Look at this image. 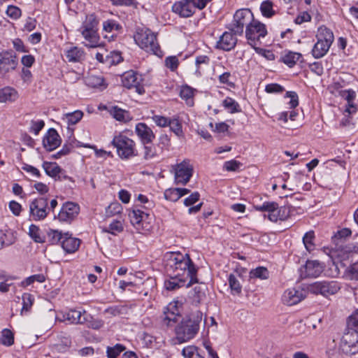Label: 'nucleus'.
Instances as JSON below:
<instances>
[{"label":"nucleus","mask_w":358,"mask_h":358,"mask_svg":"<svg viewBox=\"0 0 358 358\" xmlns=\"http://www.w3.org/2000/svg\"><path fill=\"white\" fill-rule=\"evenodd\" d=\"M164 262L168 275L180 276L189 280L187 287L198 282L197 268L188 254L167 252L164 256Z\"/></svg>","instance_id":"nucleus-1"},{"label":"nucleus","mask_w":358,"mask_h":358,"mask_svg":"<svg viewBox=\"0 0 358 358\" xmlns=\"http://www.w3.org/2000/svg\"><path fill=\"white\" fill-rule=\"evenodd\" d=\"M202 318L203 313L200 310L192 312L182 317L175 327V337L172 340L173 343L175 345L182 344L195 338L199 331Z\"/></svg>","instance_id":"nucleus-2"},{"label":"nucleus","mask_w":358,"mask_h":358,"mask_svg":"<svg viewBox=\"0 0 358 358\" xmlns=\"http://www.w3.org/2000/svg\"><path fill=\"white\" fill-rule=\"evenodd\" d=\"M339 349L349 356L358 353V310L349 317L348 329L341 338Z\"/></svg>","instance_id":"nucleus-3"},{"label":"nucleus","mask_w":358,"mask_h":358,"mask_svg":"<svg viewBox=\"0 0 358 358\" xmlns=\"http://www.w3.org/2000/svg\"><path fill=\"white\" fill-rule=\"evenodd\" d=\"M136 43L147 52L159 57L163 55L157 42V36L148 29H138L134 35Z\"/></svg>","instance_id":"nucleus-4"},{"label":"nucleus","mask_w":358,"mask_h":358,"mask_svg":"<svg viewBox=\"0 0 358 358\" xmlns=\"http://www.w3.org/2000/svg\"><path fill=\"white\" fill-rule=\"evenodd\" d=\"M317 42L314 45L311 53L314 58L323 57L328 52L334 41L333 31L326 26H320L316 33Z\"/></svg>","instance_id":"nucleus-5"},{"label":"nucleus","mask_w":358,"mask_h":358,"mask_svg":"<svg viewBox=\"0 0 358 358\" xmlns=\"http://www.w3.org/2000/svg\"><path fill=\"white\" fill-rule=\"evenodd\" d=\"M267 30L265 24L257 20H255L245 29V37L249 45L259 55H264L266 52V50L258 47L262 44V40L265 38Z\"/></svg>","instance_id":"nucleus-6"},{"label":"nucleus","mask_w":358,"mask_h":358,"mask_svg":"<svg viewBox=\"0 0 358 358\" xmlns=\"http://www.w3.org/2000/svg\"><path fill=\"white\" fill-rule=\"evenodd\" d=\"M255 210L259 212H268V218L273 222L278 220H285L290 215L292 206H284L278 207V204L274 201H265L261 205L254 206Z\"/></svg>","instance_id":"nucleus-7"},{"label":"nucleus","mask_w":358,"mask_h":358,"mask_svg":"<svg viewBox=\"0 0 358 358\" xmlns=\"http://www.w3.org/2000/svg\"><path fill=\"white\" fill-rule=\"evenodd\" d=\"M111 143L122 159H128L137 155L135 142L125 135L119 134L115 136Z\"/></svg>","instance_id":"nucleus-8"},{"label":"nucleus","mask_w":358,"mask_h":358,"mask_svg":"<svg viewBox=\"0 0 358 358\" xmlns=\"http://www.w3.org/2000/svg\"><path fill=\"white\" fill-rule=\"evenodd\" d=\"M255 20L253 14L250 9H239L234 15L233 20L228 29L234 35L241 36L243 34L244 27L250 26Z\"/></svg>","instance_id":"nucleus-9"},{"label":"nucleus","mask_w":358,"mask_h":358,"mask_svg":"<svg viewBox=\"0 0 358 358\" xmlns=\"http://www.w3.org/2000/svg\"><path fill=\"white\" fill-rule=\"evenodd\" d=\"M48 199L45 196L37 197L29 204V220L41 221L45 220L50 213Z\"/></svg>","instance_id":"nucleus-10"},{"label":"nucleus","mask_w":358,"mask_h":358,"mask_svg":"<svg viewBox=\"0 0 358 358\" xmlns=\"http://www.w3.org/2000/svg\"><path fill=\"white\" fill-rule=\"evenodd\" d=\"M340 289V284L334 280L317 281L308 286L310 293L324 296L335 294Z\"/></svg>","instance_id":"nucleus-11"},{"label":"nucleus","mask_w":358,"mask_h":358,"mask_svg":"<svg viewBox=\"0 0 358 358\" xmlns=\"http://www.w3.org/2000/svg\"><path fill=\"white\" fill-rule=\"evenodd\" d=\"M194 172L193 165L189 159H184L177 164L174 168V179L176 185H186L192 178Z\"/></svg>","instance_id":"nucleus-12"},{"label":"nucleus","mask_w":358,"mask_h":358,"mask_svg":"<svg viewBox=\"0 0 358 358\" xmlns=\"http://www.w3.org/2000/svg\"><path fill=\"white\" fill-rule=\"evenodd\" d=\"M142 76L134 71H127L122 76V83L124 87L130 89L134 87L136 92L139 94L145 92L143 86L141 85Z\"/></svg>","instance_id":"nucleus-13"},{"label":"nucleus","mask_w":358,"mask_h":358,"mask_svg":"<svg viewBox=\"0 0 358 358\" xmlns=\"http://www.w3.org/2000/svg\"><path fill=\"white\" fill-rule=\"evenodd\" d=\"M80 207L78 204L66 202L62 206L57 218L60 222H71L78 215Z\"/></svg>","instance_id":"nucleus-14"},{"label":"nucleus","mask_w":358,"mask_h":358,"mask_svg":"<svg viewBox=\"0 0 358 358\" xmlns=\"http://www.w3.org/2000/svg\"><path fill=\"white\" fill-rule=\"evenodd\" d=\"M324 266L317 260H308L306 264L301 268L302 278H317L323 271Z\"/></svg>","instance_id":"nucleus-15"},{"label":"nucleus","mask_w":358,"mask_h":358,"mask_svg":"<svg viewBox=\"0 0 358 358\" xmlns=\"http://www.w3.org/2000/svg\"><path fill=\"white\" fill-rule=\"evenodd\" d=\"M17 65L16 56L11 52H0V73L5 74L15 69Z\"/></svg>","instance_id":"nucleus-16"},{"label":"nucleus","mask_w":358,"mask_h":358,"mask_svg":"<svg viewBox=\"0 0 358 358\" xmlns=\"http://www.w3.org/2000/svg\"><path fill=\"white\" fill-rule=\"evenodd\" d=\"M149 217L150 215L148 213L143 211L137 206L134 207L129 212L130 222L137 230L146 228V226H144V223L149 220Z\"/></svg>","instance_id":"nucleus-17"},{"label":"nucleus","mask_w":358,"mask_h":358,"mask_svg":"<svg viewBox=\"0 0 358 358\" xmlns=\"http://www.w3.org/2000/svg\"><path fill=\"white\" fill-rule=\"evenodd\" d=\"M172 11L182 17H189L195 13L194 6L191 0H181L176 2L172 6Z\"/></svg>","instance_id":"nucleus-18"},{"label":"nucleus","mask_w":358,"mask_h":358,"mask_svg":"<svg viewBox=\"0 0 358 358\" xmlns=\"http://www.w3.org/2000/svg\"><path fill=\"white\" fill-rule=\"evenodd\" d=\"M304 298L305 294L303 290L291 288L284 292L282 296V301L285 305L293 306L301 301Z\"/></svg>","instance_id":"nucleus-19"},{"label":"nucleus","mask_w":358,"mask_h":358,"mask_svg":"<svg viewBox=\"0 0 358 358\" xmlns=\"http://www.w3.org/2000/svg\"><path fill=\"white\" fill-rule=\"evenodd\" d=\"M233 34L231 31L224 32L217 41L215 48L224 51L232 50L237 43V38Z\"/></svg>","instance_id":"nucleus-20"},{"label":"nucleus","mask_w":358,"mask_h":358,"mask_svg":"<svg viewBox=\"0 0 358 358\" xmlns=\"http://www.w3.org/2000/svg\"><path fill=\"white\" fill-rule=\"evenodd\" d=\"M135 132L143 145L151 143L155 138L151 128L143 122L136 125Z\"/></svg>","instance_id":"nucleus-21"},{"label":"nucleus","mask_w":358,"mask_h":358,"mask_svg":"<svg viewBox=\"0 0 358 358\" xmlns=\"http://www.w3.org/2000/svg\"><path fill=\"white\" fill-rule=\"evenodd\" d=\"M72 344L71 337L67 333L61 332L57 336L55 343L52 345V350L57 352H67Z\"/></svg>","instance_id":"nucleus-22"},{"label":"nucleus","mask_w":358,"mask_h":358,"mask_svg":"<svg viewBox=\"0 0 358 358\" xmlns=\"http://www.w3.org/2000/svg\"><path fill=\"white\" fill-rule=\"evenodd\" d=\"M60 143L61 138L57 131L55 129H48L43 139L44 148L48 151H52L56 149Z\"/></svg>","instance_id":"nucleus-23"},{"label":"nucleus","mask_w":358,"mask_h":358,"mask_svg":"<svg viewBox=\"0 0 358 358\" xmlns=\"http://www.w3.org/2000/svg\"><path fill=\"white\" fill-rule=\"evenodd\" d=\"M91 315L85 310L71 309L66 313V320L72 324H84L89 321Z\"/></svg>","instance_id":"nucleus-24"},{"label":"nucleus","mask_w":358,"mask_h":358,"mask_svg":"<svg viewBox=\"0 0 358 358\" xmlns=\"http://www.w3.org/2000/svg\"><path fill=\"white\" fill-rule=\"evenodd\" d=\"M64 55L68 62L71 63H81L86 57V53L82 48L73 45L64 50Z\"/></svg>","instance_id":"nucleus-25"},{"label":"nucleus","mask_w":358,"mask_h":358,"mask_svg":"<svg viewBox=\"0 0 358 358\" xmlns=\"http://www.w3.org/2000/svg\"><path fill=\"white\" fill-rule=\"evenodd\" d=\"M80 245V240L72 237L68 233L64 234V238L62 241V247L67 253H73L77 251Z\"/></svg>","instance_id":"nucleus-26"},{"label":"nucleus","mask_w":358,"mask_h":358,"mask_svg":"<svg viewBox=\"0 0 358 358\" xmlns=\"http://www.w3.org/2000/svg\"><path fill=\"white\" fill-rule=\"evenodd\" d=\"M86 42L84 45L86 47L94 48L100 46V37L97 31L79 30Z\"/></svg>","instance_id":"nucleus-27"},{"label":"nucleus","mask_w":358,"mask_h":358,"mask_svg":"<svg viewBox=\"0 0 358 358\" xmlns=\"http://www.w3.org/2000/svg\"><path fill=\"white\" fill-rule=\"evenodd\" d=\"M169 275V278L164 281V287L167 290L173 291L184 286L187 287V283L189 280L180 276Z\"/></svg>","instance_id":"nucleus-28"},{"label":"nucleus","mask_w":358,"mask_h":358,"mask_svg":"<svg viewBox=\"0 0 358 358\" xmlns=\"http://www.w3.org/2000/svg\"><path fill=\"white\" fill-rule=\"evenodd\" d=\"M189 192L190 190L187 188H169L165 190L164 196L166 200L176 202Z\"/></svg>","instance_id":"nucleus-29"},{"label":"nucleus","mask_w":358,"mask_h":358,"mask_svg":"<svg viewBox=\"0 0 358 358\" xmlns=\"http://www.w3.org/2000/svg\"><path fill=\"white\" fill-rule=\"evenodd\" d=\"M85 81L87 86L92 88L105 89L107 87V84L101 76L91 74L85 78Z\"/></svg>","instance_id":"nucleus-30"},{"label":"nucleus","mask_w":358,"mask_h":358,"mask_svg":"<svg viewBox=\"0 0 358 358\" xmlns=\"http://www.w3.org/2000/svg\"><path fill=\"white\" fill-rule=\"evenodd\" d=\"M18 98L17 92L13 87H6L0 89V102H13Z\"/></svg>","instance_id":"nucleus-31"},{"label":"nucleus","mask_w":358,"mask_h":358,"mask_svg":"<svg viewBox=\"0 0 358 358\" xmlns=\"http://www.w3.org/2000/svg\"><path fill=\"white\" fill-rule=\"evenodd\" d=\"M42 166L50 177L56 178L57 175L62 173V169L55 162H44Z\"/></svg>","instance_id":"nucleus-32"},{"label":"nucleus","mask_w":358,"mask_h":358,"mask_svg":"<svg viewBox=\"0 0 358 358\" xmlns=\"http://www.w3.org/2000/svg\"><path fill=\"white\" fill-rule=\"evenodd\" d=\"M351 235L352 231L349 228H343L334 234L332 241L336 246L341 248L343 242Z\"/></svg>","instance_id":"nucleus-33"},{"label":"nucleus","mask_w":358,"mask_h":358,"mask_svg":"<svg viewBox=\"0 0 358 358\" xmlns=\"http://www.w3.org/2000/svg\"><path fill=\"white\" fill-rule=\"evenodd\" d=\"M15 237L10 230L0 231V249L9 246L15 242Z\"/></svg>","instance_id":"nucleus-34"},{"label":"nucleus","mask_w":358,"mask_h":358,"mask_svg":"<svg viewBox=\"0 0 358 358\" xmlns=\"http://www.w3.org/2000/svg\"><path fill=\"white\" fill-rule=\"evenodd\" d=\"M98 24L99 22L95 15L90 14L86 16L85 20L83 22L79 30L97 31Z\"/></svg>","instance_id":"nucleus-35"},{"label":"nucleus","mask_w":358,"mask_h":358,"mask_svg":"<svg viewBox=\"0 0 358 358\" xmlns=\"http://www.w3.org/2000/svg\"><path fill=\"white\" fill-rule=\"evenodd\" d=\"M83 117V113L77 110L72 113H66L63 120L67 123L68 125H74L77 124Z\"/></svg>","instance_id":"nucleus-36"},{"label":"nucleus","mask_w":358,"mask_h":358,"mask_svg":"<svg viewBox=\"0 0 358 358\" xmlns=\"http://www.w3.org/2000/svg\"><path fill=\"white\" fill-rule=\"evenodd\" d=\"M111 115L118 121L127 122L131 120L128 111L122 110L117 106L113 107L110 110Z\"/></svg>","instance_id":"nucleus-37"},{"label":"nucleus","mask_w":358,"mask_h":358,"mask_svg":"<svg viewBox=\"0 0 358 358\" xmlns=\"http://www.w3.org/2000/svg\"><path fill=\"white\" fill-rule=\"evenodd\" d=\"M222 106L230 113H236L241 111L238 103L229 96L222 101Z\"/></svg>","instance_id":"nucleus-38"},{"label":"nucleus","mask_w":358,"mask_h":358,"mask_svg":"<svg viewBox=\"0 0 358 358\" xmlns=\"http://www.w3.org/2000/svg\"><path fill=\"white\" fill-rule=\"evenodd\" d=\"M123 230L124 227L122 221L117 220H113L108 227L103 229V231L113 235H117V234L122 232Z\"/></svg>","instance_id":"nucleus-39"},{"label":"nucleus","mask_w":358,"mask_h":358,"mask_svg":"<svg viewBox=\"0 0 358 358\" xmlns=\"http://www.w3.org/2000/svg\"><path fill=\"white\" fill-rule=\"evenodd\" d=\"M301 57L299 52H288L282 57V61L289 67L294 66Z\"/></svg>","instance_id":"nucleus-40"},{"label":"nucleus","mask_w":358,"mask_h":358,"mask_svg":"<svg viewBox=\"0 0 358 358\" xmlns=\"http://www.w3.org/2000/svg\"><path fill=\"white\" fill-rule=\"evenodd\" d=\"M29 235L36 243L45 242V237L42 235L39 227L35 224H32L29 226Z\"/></svg>","instance_id":"nucleus-41"},{"label":"nucleus","mask_w":358,"mask_h":358,"mask_svg":"<svg viewBox=\"0 0 358 358\" xmlns=\"http://www.w3.org/2000/svg\"><path fill=\"white\" fill-rule=\"evenodd\" d=\"M180 96L182 99H185L189 106L193 105L194 90L193 88L185 85L182 87L180 92Z\"/></svg>","instance_id":"nucleus-42"},{"label":"nucleus","mask_w":358,"mask_h":358,"mask_svg":"<svg viewBox=\"0 0 358 358\" xmlns=\"http://www.w3.org/2000/svg\"><path fill=\"white\" fill-rule=\"evenodd\" d=\"M228 281L233 294H239L241 293L242 286L235 275L230 274L228 278Z\"/></svg>","instance_id":"nucleus-43"},{"label":"nucleus","mask_w":358,"mask_h":358,"mask_svg":"<svg viewBox=\"0 0 358 358\" xmlns=\"http://www.w3.org/2000/svg\"><path fill=\"white\" fill-rule=\"evenodd\" d=\"M269 272L265 267L259 266L255 269H252L250 272V277L251 278H259L266 280L268 278Z\"/></svg>","instance_id":"nucleus-44"},{"label":"nucleus","mask_w":358,"mask_h":358,"mask_svg":"<svg viewBox=\"0 0 358 358\" xmlns=\"http://www.w3.org/2000/svg\"><path fill=\"white\" fill-rule=\"evenodd\" d=\"M0 343L6 346L12 345L14 343V335L13 332L8 329H3L0 338Z\"/></svg>","instance_id":"nucleus-45"},{"label":"nucleus","mask_w":358,"mask_h":358,"mask_svg":"<svg viewBox=\"0 0 358 358\" xmlns=\"http://www.w3.org/2000/svg\"><path fill=\"white\" fill-rule=\"evenodd\" d=\"M314 238L315 234L313 231L306 232L303 237V243L308 252H311L315 249Z\"/></svg>","instance_id":"nucleus-46"},{"label":"nucleus","mask_w":358,"mask_h":358,"mask_svg":"<svg viewBox=\"0 0 358 358\" xmlns=\"http://www.w3.org/2000/svg\"><path fill=\"white\" fill-rule=\"evenodd\" d=\"M168 126L170 127L171 131H173L177 136L181 137L183 136L182 124L180 122L178 118H171L170 120V124Z\"/></svg>","instance_id":"nucleus-47"},{"label":"nucleus","mask_w":358,"mask_h":358,"mask_svg":"<svg viewBox=\"0 0 358 358\" xmlns=\"http://www.w3.org/2000/svg\"><path fill=\"white\" fill-rule=\"evenodd\" d=\"M125 350V347L120 343L113 347H108L106 354L108 358H117V357Z\"/></svg>","instance_id":"nucleus-48"},{"label":"nucleus","mask_w":358,"mask_h":358,"mask_svg":"<svg viewBox=\"0 0 358 358\" xmlns=\"http://www.w3.org/2000/svg\"><path fill=\"white\" fill-rule=\"evenodd\" d=\"M22 308L21 310V314L24 312H27L31 308L34 303V296L29 293H24L22 295Z\"/></svg>","instance_id":"nucleus-49"},{"label":"nucleus","mask_w":358,"mask_h":358,"mask_svg":"<svg viewBox=\"0 0 358 358\" xmlns=\"http://www.w3.org/2000/svg\"><path fill=\"white\" fill-rule=\"evenodd\" d=\"M122 26L114 20H108L103 23V29L106 32L110 33L113 31H119Z\"/></svg>","instance_id":"nucleus-50"},{"label":"nucleus","mask_w":358,"mask_h":358,"mask_svg":"<svg viewBox=\"0 0 358 358\" xmlns=\"http://www.w3.org/2000/svg\"><path fill=\"white\" fill-rule=\"evenodd\" d=\"M48 236L52 244H56L59 242L62 243V241L64 238V234H63L58 230L50 229L48 232Z\"/></svg>","instance_id":"nucleus-51"},{"label":"nucleus","mask_w":358,"mask_h":358,"mask_svg":"<svg viewBox=\"0 0 358 358\" xmlns=\"http://www.w3.org/2000/svg\"><path fill=\"white\" fill-rule=\"evenodd\" d=\"M143 150V158L145 160L151 159L157 156L156 148L152 143L144 145Z\"/></svg>","instance_id":"nucleus-52"},{"label":"nucleus","mask_w":358,"mask_h":358,"mask_svg":"<svg viewBox=\"0 0 358 358\" xmlns=\"http://www.w3.org/2000/svg\"><path fill=\"white\" fill-rule=\"evenodd\" d=\"M45 280V276L43 274H36L31 275L27 278H25L22 282L21 286L22 287H27L32 283H34L35 281L38 282H43Z\"/></svg>","instance_id":"nucleus-53"},{"label":"nucleus","mask_w":358,"mask_h":358,"mask_svg":"<svg viewBox=\"0 0 358 358\" xmlns=\"http://www.w3.org/2000/svg\"><path fill=\"white\" fill-rule=\"evenodd\" d=\"M164 322L167 326L172 325V323H175L177 322L178 317L180 315H178V313L169 312L166 310H164Z\"/></svg>","instance_id":"nucleus-54"},{"label":"nucleus","mask_w":358,"mask_h":358,"mask_svg":"<svg viewBox=\"0 0 358 358\" xmlns=\"http://www.w3.org/2000/svg\"><path fill=\"white\" fill-rule=\"evenodd\" d=\"M261 11L264 16L270 17L274 12L273 10V3L271 1H265L261 4Z\"/></svg>","instance_id":"nucleus-55"},{"label":"nucleus","mask_w":358,"mask_h":358,"mask_svg":"<svg viewBox=\"0 0 358 358\" xmlns=\"http://www.w3.org/2000/svg\"><path fill=\"white\" fill-rule=\"evenodd\" d=\"M171 119L159 115H155L152 117V121L159 127H167L170 124Z\"/></svg>","instance_id":"nucleus-56"},{"label":"nucleus","mask_w":358,"mask_h":358,"mask_svg":"<svg viewBox=\"0 0 358 358\" xmlns=\"http://www.w3.org/2000/svg\"><path fill=\"white\" fill-rule=\"evenodd\" d=\"M242 164L236 160L232 159L224 163L223 168L227 171H236L241 166Z\"/></svg>","instance_id":"nucleus-57"},{"label":"nucleus","mask_w":358,"mask_h":358,"mask_svg":"<svg viewBox=\"0 0 358 358\" xmlns=\"http://www.w3.org/2000/svg\"><path fill=\"white\" fill-rule=\"evenodd\" d=\"M8 16L13 20H17L21 16V10L15 6H8L6 9Z\"/></svg>","instance_id":"nucleus-58"},{"label":"nucleus","mask_w":358,"mask_h":358,"mask_svg":"<svg viewBox=\"0 0 358 358\" xmlns=\"http://www.w3.org/2000/svg\"><path fill=\"white\" fill-rule=\"evenodd\" d=\"M200 199V194L198 192L192 193L188 197L184 199V205L185 206H191L197 202Z\"/></svg>","instance_id":"nucleus-59"},{"label":"nucleus","mask_w":358,"mask_h":358,"mask_svg":"<svg viewBox=\"0 0 358 358\" xmlns=\"http://www.w3.org/2000/svg\"><path fill=\"white\" fill-rule=\"evenodd\" d=\"M303 177L304 176L302 173H296L292 179L293 183L291 185V187H289V189L291 191L295 190L297 187H299L300 185L303 183Z\"/></svg>","instance_id":"nucleus-60"},{"label":"nucleus","mask_w":358,"mask_h":358,"mask_svg":"<svg viewBox=\"0 0 358 358\" xmlns=\"http://www.w3.org/2000/svg\"><path fill=\"white\" fill-rule=\"evenodd\" d=\"M78 354L82 358H91L94 354L92 347H85L78 350Z\"/></svg>","instance_id":"nucleus-61"},{"label":"nucleus","mask_w":358,"mask_h":358,"mask_svg":"<svg viewBox=\"0 0 358 358\" xmlns=\"http://www.w3.org/2000/svg\"><path fill=\"white\" fill-rule=\"evenodd\" d=\"M159 145L162 146V148L169 150L171 146V138L166 134H162L159 138Z\"/></svg>","instance_id":"nucleus-62"},{"label":"nucleus","mask_w":358,"mask_h":358,"mask_svg":"<svg viewBox=\"0 0 358 358\" xmlns=\"http://www.w3.org/2000/svg\"><path fill=\"white\" fill-rule=\"evenodd\" d=\"M166 66L171 71L176 70L179 64L178 59L176 57H169L165 60Z\"/></svg>","instance_id":"nucleus-63"},{"label":"nucleus","mask_w":358,"mask_h":358,"mask_svg":"<svg viewBox=\"0 0 358 358\" xmlns=\"http://www.w3.org/2000/svg\"><path fill=\"white\" fill-rule=\"evenodd\" d=\"M197 349L195 345H188L182 349V355L185 358H192Z\"/></svg>","instance_id":"nucleus-64"}]
</instances>
